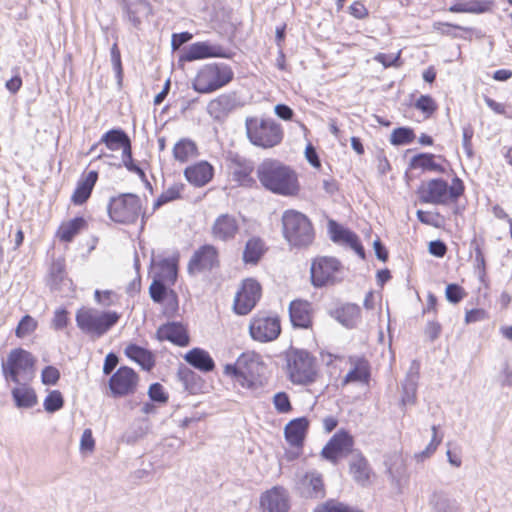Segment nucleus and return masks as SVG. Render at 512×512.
<instances>
[{
    "label": "nucleus",
    "instance_id": "1",
    "mask_svg": "<svg viewBox=\"0 0 512 512\" xmlns=\"http://www.w3.org/2000/svg\"><path fill=\"white\" fill-rule=\"evenodd\" d=\"M323 359L330 383L336 390L343 391L350 385H370L371 365L364 356H345L327 352Z\"/></svg>",
    "mask_w": 512,
    "mask_h": 512
},
{
    "label": "nucleus",
    "instance_id": "2",
    "mask_svg": "<svg viewBox=\"0 0 512 512\" xmlns=\"http://www.w3.org/2000/svg\"><path fill=\"white\" fill-rule=\"evenodd\" d=\"M257 177L265 189L277 195L296 197L301 191L296 170L276 159H265L257 168Z\"/></svg>",
    "mask_w": 512,
    "mask_h": 512
},
{
    "label": "nucleus",
    "instance_id": "3",
    "mask_svg": "<svg viewBox=\"0 0 512 512\" xmlns=\"http://www.w3.org/2000/svg\"><path fill=\"white\" fill-rule=\"evenodd\" d=\"M265 370L266 364L259 353L245 351L233 364L225 365L223 372L241 388L254 390L263 385Z\"/></svg>",
    "mask_w": 512,
    "mask_h": 512
},
{
    "label": "nucleus",
    "instance_id": "4",
    "mask_svg": "<svg viewBox=\"0 0 512 512\" xmlns=\"http://www.w3.org/2000/svg\"><path fill=\"white\" fill-rule=\"evenodd\" d=\"M464 181L455 176L448 183L443 178H431L422 182L416 194L422 204L447 206L456 204L465 194Z\"/></svg>",
    "mask_w": 512,
    "mask_h": 512
},
{
    "label": "nucleus",
    "instance_id": "5",
    "mask_svg": "<svg viewBox=\"0 0 512 512\" xmlns=\"http://www.w3.org/2000/svg\"><path fill=\"white\" fill-rule=\"evenodd\" d=\"M245 131L248 141L255 147L269 150L284 140L282 125L271 117L249 116L245 119Z\"/></svg>",
    "mask_w": 512,
    "mask_h": 512
},
{
    "label": "nucleus",
    "instance_id": "6",
    "mask_svg": "<svg viewBox=\"0 0 512 512\" xmlns=\"http://www.w3.org/2000/svg\"><path fill=\"white\" fill-rule=\"evenodd\" d=\"M282 235L293 248H307L315 240V228L312 221L304 213L295 210H285L281 218Z\"/></svg>",
    "mask_w": 512,
    "mask_h": 512
},
{
    "label": "nucleus",
    "instance_id": "7",
    "mask_svg": "<svg viewBox=\"0 0 512 512\" xmlns=\"http://www.w3.org/2000/svg\"><path fill=\"white\" fill-rule=\"evenodd\" d=\"M145 213L144 204L135 193H119L110 197L107 203V215L116 224H136L145 217Z\"/></svg>",
    "mask_w": 512,
    "mask_h": 512
},
{
    "label": "nucleus",
    "instance_id": "8",
    "mask_svg": "<svg viewBox=\"0 0 512 512\" xmlns=\"http://www.w3.org/2000/svg\"><path fill=\"white\" fill-rule=\"evenodd\" d=\"M120 318L121 314L116 311H100L91 307H81L75 315L77 327L93 338L105 335Z\"/></svg>",
    "mask_w": 512,
    "mask_h": 512
},
{
    "label": "nucleus",
    "instance_id": "9",
    "mask_svg": "<svg viewBox=\"0 0 512 512\" xmlns=\"http://www.w3.org/2000/svg\"><path fill=\"white\" fill-rule=\"evenodd\" d=\"M36 357L28 350L12 349L2 362V373L6 380L19 384L22 380L31 381L35 376Z\"/></svg>",
    "mask_w": 512,
    "mask_h": 512
},
{
    "label": "nucleus",
    "instance_id": "10",
    "mask_svg": "<svg viewBox=\"0 0 512 512\" xmlns=\"http://www.w3.org/2000/svg\"><path fill=\"white\" fill-rule=\"evenodd\" d=\"M233 77L234 72L230 66L223 63H210L198 70L192 85L196 92L208 94L229 84Z\"/></svg>",
    "mask_w": 512,
    "mask_h": 512
},
{
    "label": "nucleus",
    "instance_id": "11",
    "mask_svg": "<svg viewBox=\"0 0 512 512\" xmlns=\"http://www.w3.org/2000/svg\"><path fill=\"white\" fill-rule=\"evenodd\" d=\"M344 274L343 263L334 256L318 255L311 260L310 281L315 288L333 286Z\"/></svg>",
    "mask_w": 512,
    "mask_h": 512
},
{
    "label": "nucleus",
    "instance_id": "12",
    "mask_svg": "<svg viewBox=\"0 0 512 512\" xmlns=\"http://www.w3.org/2000/svg\"><path fill=\"white\" fill-rule=\"evenodd\" d=\"M287 375L294 385L315 383L319 377L316 358L304 350L294 352L288 360Z\"/></svg>",
    "mask_w": 512,
    "mask_h": 512
},
{
    "label": "nucleus",
    "instance_id": "13",
    "mask_svg": "<svg viewBox=\"0 0 512 512\" xmlns=\"http://www.w3.org/2000/svg\"><path fill=\"white\" fill-rule=\"evenodd\" d=\"M140 384L139 374L131 367L123 365L117 368L108 380L109 395L123 398L134 395Z\"/></svg>",
    "mask_w": 512,
    "mask_h": 512
},
{
    "label": "nucleus",
    "instance_id": "14",
    "mask_svg": "<svg viewBox=\"0 0 512 512\" xmlns=\"http://www.w3.org/2000/svg\"><path fill=\"white\" fill-rule=\"evenodd\" d=\"M281 333V321L277 314L258 312L249 323V334L254 341L267 343L276 340Z\"/></svg>",
    "mask_w": 512,
    "mask_h": 512
},
{
    "label": "nucleus",
    "instance_id": "15",
    "mask_svg": "<svg viewBox=\"0 0 512 512\" xmlns=\"http://www.w3.org/2000/svg\"><path fill=\"white\" fill-rule=\"evenodd\" d=\"M262 297V286L252 277L241 281L233 301V311L240 316L249 314Z\"/></svg>",
    "mask_w": 512,
    "mask_h": 512
},
{
    "label": "nucleus",
    "instance_id": "16",
    "mask_svg": "<svg viewBox=\"0 0 512 512\" xmlns=\"http://www.w3.org/2000/svg\"><path fill=\"white\" fill-rule=\"evenodd\" d=\"M220 264L219 248L214 244L206 243L193 252L187 264V271L190 275H198L218 269Z\"/></svg>",
    "mask_w": 512,
    "mask_h": 512
},
{
    "label": "nucleus",
    "instance_id": "17",
    "mask_svg": "<svg viewBox=\"0 0 512 512\" xmlns=\"http://www.w3.org/2000/svg\"><path fill=\"white\" fill-rule=\"evenodd\" d=\"M355 441L352 434L345 430H338L321 450V456L336 464L341 458L352 453Z\"/></svg>",
    "mask_w": 512,
    "mask_h": 512
},
{
    "label": "nucleus",
    "instance_id": "18",
    "mask_svg": "<svg viewBox=\"0 0 512 512\" xmlns=\"http://www.w3.org/2000/svg\"><path fill=\"white\" fill-rule=\"evenodd\" d=\"M228 178L233 187L252 188L256 185L253 177L254 164L252 161L235 156L227 164Z\"/></svg>",
    "mask_w": 512,
    "mask_h": 512
},
{
    "label": "nucleus",
    "instance_id": "19",
    "mask_svg": "<svg viewBox=\"0 0 512 512\" xmlns=\"http://www.w3.org/2000/svg\"><path fill=\"white\" fill-rule=\"evenodd\" d=\"M240 230V221L235 215L221 213L212 222L209 232L213 240L228 243L237 238Z\"/></svg>",
    "mask_w": 512,
    "mask_h": 512
},
{
    "label": "nucleus",
    "instance_id": "20",
    "mask_svg": "<svg viewBox=\"0 0 512 512\" xmlns=\"http://www.w3.org/2000/svg\"><path fill=\"white\" fill-rule=\"evenodd\" d=\"M290 509V495L283 486H274L259 497V512H289Z\"/></svg>",
    "mask_w": 512,
    "mask_h": 512
},
{
    "label": "nucleus",
    "instance_id": "21",
    "mask_svg": "<svg viewBox=\"0 0 512 512\" xmlns=\"http://www.w3.org/2000/svg\"><path fill=\"white\" fill-rule=\"evenodd\" d=\"M98 180L99 172L97 170H84L71 193L70 202L74 206L85 205L91 198Z\"/></svg>",
    "mask_w": 512,
    "mask_h": 512
},
{
    "label": "nucleus",
    "instance_id": "22",
    "mask_svg": "<svg viewBox=\"0 0 512 512\" xmlns=\"http://www.w3.org/2000/svg\"><path fill=\"white\" fill-rule=\"evenodd\" d=\"M225 48L220 45L211 44L208 41H200L191 44L182 55L181 59L187 62L207 58H228Z\"/></svg>",
    "mask_w": 512,
    "mask_h": 512
},
{
    "label": "nucleus",
    "instance_id": "23",
    "mask_svg": "<svg viewBox=\"0 0 512 512\" xmlns=\"http://www.w3.org/2000/svg\"><path fill=\"white\" fill-rule=\"evenodd\" d=\"M449 165L444 156L427 152L416 154L411 158L409 164L411 169L438 174H445L447 172L446 166Z\"/></svg>",
    "mask_w": 512,
    "mask_h": 512
},
{
    "label": "nucleus",
    "instance_id": "24",
    "mask_svg": "<svg viewBox=\"0 0 512 512\" xmlns=\"http://www.w3.org/2000/svg\"><path fill=\"white\" fill-rule=\"evenodd\" d=\"M314 309L312 303L305 299H295L289 304V317L292 325L301 329L313 326Z\"/></svg>",
    "mask_w": 512,
    "mask_h": 512
},
{
    "label": "nucleus",
    "instance_id": "25",
    "mask_svg": "<svg viewBox=\"0 0 512 512\" xmlns=\"http://www.w3.org/2000/svg\"><path fill=\"white\" fill-rule=\"evenodd\" d=\"M310 421L302 416L290 420L284 427L286 442L293 448L302 449L308 434Z\"/></svg>",
    "mask_w": 512,
    "mask_h": 512
},
{
    "label": "nucleus",
    "instance_id": "26",
    "mask_svg": "<svg viewBox=\"0 0 512 512\" xmlns=\"http://www.w3.org/2000/svg\"><path fill=\"white\" fill-rule=\"evenodd\" d=\"M185 179L194 187H203L212 181L214 167L206 160H201L188 165L184 169Z\"/></svg>",
    "mask_w": 512,
    "mask_h": 512
},
{
    "label": "nucleus",
    "instance_id": "27",
    "mask_svg": "<svg viewBox=\"0 0 512 512\" xmlns=\"http://www.w3.org/2000/svg\"><path fill=\"white\" fill-rule=\"evenodd\" d=\"M88 228V219L83 215H77L71 219L62 221L55 232V236L62 243H71L79 234L88 230Z\"/></svg>",
    "mask_w": 512,
    "mask_h": 512
},
{
    "label": "nucleus",
    "instance_id": "28",
    "mask_svg": "<svg viewBox=\"0 0 512 512\" xmlns=\"http://www.w3.org/2000/svg\"><path fill=\"white\" fill-rule=\"evenodd\" d=\"M99 144H104L106 148L110 151H118L122 152L132 147L131 140L127 133L120 129L114 128L105 132L99 142L93 144L89 150V153L94 151Z\"/></svg>",
    "mask_w": 512,
    "mask_h": 512
},
{
    "label": "nucleus",
    "instance_id": "29",
    "mask_svg": "<svg viewBox=\"0 0 512 512\" xmlns=\"http://www.w3.org/2000/svg\"><path fill=\"white\" fill-rule=\"evenodd\" d=\"M328 231L332 241L346 244L354 249L357 253L364 255L363 246L356 233L343 227L334 220H329Z\"/></svg>",
    "mask_w": 512,
    "mask_h": 512
},
{
    "label": "nucleus",
    "instance_id": "30",
    "mask_svg": "<svg viewBox=\"0 0 512 512\" xmlns=\"http://www.w3.org/2000/svg\"><path fill=\"white\" fill-rule=\"evenodd\" d=\"M159 341H169L177 346L185 347L189 344V335L186 328L180 323H166L156 332Z\"/></svg>",
    "mask_w": 512,
    "mask_h": 512
},
{
    "label": "nucleus",
    "instance_id": "31",
    "mask_svg": "<svg viewBox=\"0 0 512 512\" xmlns=\"http://www.w3.org/2000/svg\"><path fill=\"white\" fill-rule=\"evenodd\" d=\"M199 147L197 143L187 137L180 138L175 142L172 148V157L180 165L187 164L199 156Z\"/></svg>",
    "mask_w": 512,
    "mask_h": 512
},
{
    "label": "nucleus",
    "instance_id": "32",
    "mask_svg": "<svg viewBox=\"0 0 512 512\" xmlns=\"http://www.w3.org/2000/svg\"><path fill=\"white\" fill-rule=\"evenodd\" d=\"M267 251L268 247L265 241L258 236H253L249 238L244 245L242 261L245 265L256 266Z\"/></svg>",
    "mask_w": 512,
    "mask_h": 512
},
{
    "label": "nucleus",
    "instance_id": "33",
    "mask_svg": "<svg viewBox=\"0 0 512 512\" xmlns=\"http://www.w3.org/2000/svg\"><path fill=\"white\" fill-rule=\"evenodd\" d=\"M433 29L441 35L461 38L471 41L473 36L480 37L478 31L472 27H464L455 23L437 21L433 23Z\"/></svg>",
    "mask_w": 512,
    "mask_h": 512
},
{
    "label": "nucleus",
    "instance_id": "34",
    "mask_svg": "<svg viewBox=\"0 0 512 512\" xmlns=\"http://www.w3.org/2000/svg\"><path fill=\"white\" fill-rule=\"evenodd\" d=\"M124 353L127 358L137 363L145 371H151L156 364L154 354L150 350L137 344H128Z\"/></svg>",
    "mask_w": 512,
    "mask_h": 512
},
{
    "label": "nucleus",
    "instance_id": "35",
    "mask_svg": "<svg viewBox=\"0 0 512 512\" xmlns=\"http://www.w3.org/2000/svg\"><path fill=\"white\" fill-rule=\"evenodd\" d=\"M179 255L163 258L156 263V279L162 280L167 285H174L177 280Z\"/></svg>",
    "mask_w": 512,
    "mask_h": 512
},
{
    "label": "nucleus",
    "instance_id": "36",
    "mask_svg": "<svg viewBox=\"0 0 512 512\" xmlns=\"http://www.w3.org/2000/svg\"><path fill=\"white\" fill-rule=\"evenodd\" d=\"M185 361L202 372H210L215 368V362L210 354L201 348H193L184 355Z\"/></svg>",
    "mask_w": 512,
    "mask_h": 512
},
{
    "label": "nucleus",
    "instance_id": "37",
    "mask_svg": "<svg viewBox=\"0 0 512 512\" xmlns=\"http://www.w3.org/2000/svg\"><path fill=\"white\" fill-rule=\"evenodd\" d=\"M493 1L490 0H469L452 4L447 10L451 13H472L482 14L491 11Z\"/></svg>",
    "mask_w": 512,
    "mask_h": 512
},
{
    "label": "nucleus",
    "instance_id": "38",
    "mask_svg": "<svg viewBox=\"0 0 512 512\" xmlns=\"http://www.w3.org/2000/svg\"><path fill=\"white\" fill-rule=\"evenodd\" d=\"M11 394L18 408H31L38 402L35 390L27 384L16 386L12 389Z\"/></svg>",
    "mask_w": 512,
    "mask_h": 512
},
{
    "label": "nucleus",
    "instance_id": "39",
    "mask_svg": "<svg viewBox=\"0 0 512 512\" xmlns=\"http://www.w3.org/2000/svg\"><path fill=\"white\" fill-rule=\"evenodd\" d=\"M335 318L344 326L353 328L361 318L360 307L356 304L346 303L335 310Z\"/></svg>",
    "mask_w": 512,
    "mask_h": 512
},
{
    "label": "nucleus",
    "instance_id": "40",
    "mask_svg": "<svg viewBox=\"0 0 512 512\" xmlns=\"http://www.w3.org/2000/svg\"><path fill=\"white\" fill-rule=\"evenodd\" d=\"M349 471L353 478L360 483L368 482L372 474L369 462L362 453H358L350 462Z\"/></svg>",
    "mask_w": 512,
    "mask_h": 512
},
{
    "label": "nucleus",
    "instance_id": "41",
    "mask_svg": "<svg viewBox=\"0 0 512 512\" xmlns=\"http://www.w3.org/2000/svg\"><path fill=\"white\" fill-rule=\"evenodd\" d=\"M304 493L309 498H323L325 496V485L323 478L317 473H307L303 479Z\"/></svg>",
    "mask_w": 512,
    "mask_h": 512
},
{
    "label": "nucleus",
    "instance_id": "42",
    "mask_svg": "<svg viewBox=\"0 0 512 512\" xmlns=\"http://www.w3.org/2000/svg\"><path fill=\"white\" fill-rule=\"evenodd\" d=\"M416 139L413 128L409 126H401L392 130L389 136V142L393 146H404L412 144Z\"/></svg>",
    "mask_w": 512,
    "mask_h": 512
},
{
    "label": "nucleus",
    "instance_id": "43",
    "mask_svg": "<svg viewBox=\"0 0 512 512\" xmlns=\"http://www.w3.org/2000/svg\"><path fill=\"white\" fill-rule=\"evenodd\" d=\"M184 189L185 185L181 182L172 184L159 195L153 204V209L156 210L168 202L180 199Z\"/></svg>",
    "mask_w": 512,
    "mask_h": 512
},
{
    "label": "nucleus",
    "instance_id": "44",
    "mask_svg": "<svg viewBox=\"0 0 512 512\" xmlns=\"http://www.w3.org/2000/svg\"><path fill=\"white\" fill-rule=\"evenodd\" d=\"M38 328V321L31 315H24L15 328V335L19 339H23L32 335Z\"/></svg>",
    "mask_w": 512,
    "mask_h": 512
},
{
    "label": "nucleus",
    "instance_id": "45",
    "mask_svg": "<svg viewBox=\"0 0 512 512\" xmlns=\"http://www.w3.org/2000/svg\"><path fill=\"white\" fill-rule=\"evenodd\" d=\"M313 512H363L360 509L347 505L343 502L330 499L319 504Z\"/></svg>",
    "mask_w": 512,
    "mask_h": 512
},
{
    "label": "nucleus",
    "instance_id": "46",
    "mask_svg": "<svg viewBox=\"0 0 512 512\" xmlns=\"http://www.w3.org/2000/svg\"><path fill=\"white\" fill-rule=\"evenodd\" d=\"M64 397L59 390L50 391L43 401V407L46 412L54 413L64 406Z\"/></svg>",
    "mask_w": 512,
    "mask_h": 512
},
{
    "label": "nucleus",
    "instance_id": "47",
    "mask_svg": "<svg viewBox=\"0 0 512 512\" xmlns=\"http://www.w3.org/2000/svg\"><path fill=\"white\" fill-rule=\"evenodd\" d=\"M417 219L425 225L440 228L444 224V217L438 211L418 210L416 212Z\"/></svg>",
    "mask_w": 512,
    "mask_h": 512
},
{
    "label": "nucleus",
    "instance_id": "48",
    "mask_svg": "<svg viewBox=\"0 0 512 512\" xmlns=\"http://www.w3.org/2000/svg\"><path fill=\"white\" fill-rule=\"evenodd\" d=\"M272 403L274 405L275 410L279 414H289L293 411V406L290 397L284 391L277 392L276 394H274L272 398Z\"/></svg>",
    "mask_w": 512,
    "mask_h": 512
},
{
    "label": "nucleus",
    "instance_id": "49",
    "mask_svg": "<svg viewBox=\"0 0 512 512\" xmlns=\"http://www.w3.org/2000/svg\"><path fill=\"white\" fill-rule=\"evenodd\" d=\"M415 108L430 118L438 109L436 101L430 95H421L414 104Z\"/></svg>",
    "mask_w": 512,
    "mask_h": 512
},
{
    "label": "nucleus",
    "instance_id": "50",
    "mask_svg": "<svg viewBox=\"0 0 512 512\" xmlns=\"http://www.w3.org/2000/svg\"><path fill=\"white\" fill-rule=\"evenodd\" d=\"M401 55L402 50H399L396 54L378 53L374 56V60L380 63L384 68H399L403 65Z\"/></svg>",
    "mask_w": 512,
    "mask_h": 512
},
{
    "label": "nucleus",
    "instance_id": "51",
    "mask_svg": "<svg viewBox=\"0 0 512 512\" xmlns=\"http://www.w3.org/2000/svg\"><path fill=\"white\" fill-rule=\"evenodd\" d=\"M49 275L51 279L57 283L63 281L66 275V261L64 257H60L52 261Z\"/></svg>",
    "mask_w": 512,
    "mask_h": 512
},
{
    "label": "nucleus",
    "instance_id": "52",
    "mask_svg": "<svg viewBox=\"0 0 512 512\" xmlns=\"http://www.w3.org/2000/svg\"><path fill=\"white\" fill-rule=\"evenodd\" d=\"M69 322V312L65 308H58L54 311L51 320V325L54 330L59 331L65 329Z\"/></svg>",
    "mask_w": 512,
    "mask_h": 512
},
{
    "label": "nucleus",
    "instance_id": "53",
    "mask_svg": "<svg viewBox=\"0 0 512 512\" xmlns=\"http://www.w3.org/2000/svg\"><path fill=\"white\" fill-rule=\"evenodd\" d=\"M167 283L154 278L153 282L151 283L149 287V292L151 298L155 302H162L167 295Z\"/></svg>",
    "mask_w": 512,
    "mask_h": 512
},
{
    "label": "nucleus",
    "instance_id": "54",
    "mask_svg": "<svg viewBox=\"0 0 512 512\" xmlns=\"http://www.w3.org/2000/svg\"><path fill=\"white\" fill-rule=\"evenodd\" d=\"M474 247V259L475 266L481 276L486 275V259L482 248V243H479L476 239L472 241Z\"/></svg>",
    "mask_w": 512,
    "mask_h": 512
},
{
    "label": "nucleus",
    "instance_id": "55",
    "mask_svg": "<svg viewBox=\"0 0 512 512\" xmlns=\"http://www.w3.org/2000/svg\"><path fill=\"white\" fill-rule=\"evenodd\" d=\"M446 298L451 303H459L467 295L465 289L455 283L448 284L445 290Z\"/></svg>",
    "mask_w": 512,
    "mask_h": 512
},
{
    "label": "nucleus",
    "instance_id": "56",
    "mask_svg": "<svg viewBox=\"0 0 512 512\" xmlns=\"http://www.w3.org/2000/svg\"><path fill=\"white\" fill-rule=\"evenodd\" d=\"M121 156L123 165L128 171L133 172L139 175L140 177H145V172L143 171V169L134 162L132 147L122 152Z\"/></svg>",
    "mask_w": 512,
    "mask_h": 512
},
{
    "label": "nucleus",
    "instance_id": "57",
    "mask_svg": "<svg viewBox=\"0 0 512 512\" xmlns=\"http://www.w3.org/2000/svg\"><path fill=\"white\" fill-rule=\"evenodd\" d=\"M489 319V313L484 308H473L467 310L464 316L465 324H472Z\"/></svg>",
    "mask_w": 512,
    "mask_h": 512
},
{
    "label": "nucleus",
    "instance_id": "58",
    "mask_svg": "<svg viewBox=\"0 0 512 512\" xmlns=\"http://www.w3.org/2000/svg\"><path fill=\"white\" fill-rule=\"evenodd\" d=\"M60 379V371L55 366H46L41 372V382L44 385H56Z\"/></svg>",
    "mask_w": 512,
    "mask_h": 512
},
{
    "label": "nucleus",
    "instance_id": "59",
    "mask_svg": "<svg viewBox=\"0 0 512 512\" xmlns=\"http://www.w3.org/2000/svg\"><path fill=\"white\" fill-rule=\"evenodd\" d=\"M95 449V439L91 429H85L80 440V451L82 453H92Z\"/></svg>",
    "mask_w": 512,
    "mask_h": 512
},
{
    "label": "nucleus",
    "instance_id": "60",
    "mask_svg": "<svg viewBox=\"0 0 512 512\" xmlns=\"http://www.w3.org/2000/svg\"><path fill=\"white\" fill-rule=\"evenodd\" d=\"M148 395L155 402L166 403L168 401V395L160 383L151 384L148 389Z\"/></svg>",
    "mask_w": 512,
    "mask_h": 512
},
{
    "label": "nucleus",
    "instance_id": "61",
    "mask_svg": "<svg viewBox=\"0 0 512 512\" xmlns=\"http://www.w3.org/2000/svg\"><path fill=\"white\" fill-rule=\"evenodd\" d=\"M349 13L358 20L366 19L369 16V10L361 0L352 2L349 6Z\"/></svg>",
    "mask_w": 512,
    "mask_h": 512
},
{
    "label": "nucleus",
    "instance_id": "62",
    "mask_svg": "<svg viewBox=\"0 0 512 512\" xmlns=\"http://www.w3.org/2000/svg\"><path fill=\"white\" fill-rule=\"evenodd\" d=\"M116 294L112 290H95L94 299L95 301L103 306H110L114 303Z\"/></svg>",
    "mask_w": 512,
    "mask_h": 512
},
{
    "label": "nucleus",
    "instance_id": "63",
    "mask_svg": "<svg viewBox=\"0 0 512 512\" xmlns=\"http://www.w3.org/2000/svg\"><path fill=\"white\" fill-rule=\"evenodd\" d=\"M304 154H305L306 160L309 162V164L312 167H314L317 170L321 169L322 164H321L320 158L318 156V153H317L315 147L311 143H308L306 145Z\"/></svg>",
    "mask_w": 512,
    "mask_h": 512
},
{
    "label": "nucleus",
    "instance_id": "64",
    "mask_svg": "<svg viewBox=\"0 0 512 512\" xmlns=\"http://www.w3.org/2000/svg\"><path fill=\"white\" fill-rule=\"evenodd\" d=\"M432 431L433 436L430 443L428 444L426 449L422 451L420 454L422 457H430L437 450L438 446L442 442V438L438 436L437 426L434 425L432 427Z\"/></svg>",
    "mask_w": 512,
    "mask_h": 512
}]
</instances>
